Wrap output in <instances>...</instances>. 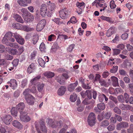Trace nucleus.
Returning a JSON list of instances; mask_svg holds the SVG:
<instances>
[{"mask_svg": "<svg viewBox=\"0 0 133 133\" xmlns=\"http://www.w3.org/2000/svg\"><path fill=\"white\" fill-rule=\"evenodd\" d=\"M44 86L43 84H38L37 87V89L39 92H41L42 91L43 88Z\"/></svg>", "mask_w": 133, "mask_h": 133, "instance_id": "obj_44", "label": "nucleus"}, {"mask_svg": "<svg viewBox=\"0 0 133 133\" xmlns=\"http://www.w3.org/2000/svg\"><path fill=\"white\" fill-rule=\"evenodd\" d=\"M46 22L45 19H42L40 21L36 27V30L37 31L42 30L46 25Z\"/></svg>", "mask_w": 133, "mask_h": 133, "instance_id": "obj_6", "label": "nucleus"}, {"mask_svg": "<svg viewBox=\"0 0 133 133\" xmlns=\"http://www.w3.org/2000/svg\"><path fill=\"white\" fill-rule=\"evenodd\" d=\"M117 99L118 101L120 102L123 103L125 102V99L123 96L121 95L117 97Z\"/></svg>", "mask_w": 133, "mask_h": 133, "instance_id": "obj_40", "label": "nucleus"}, {"mask_svg": "<svg viewBox=\"0 0 133 133\" xmlns=\"http://www.w3.org/2000/svg\"><path fill=\"white\" fill-rule=\"evenodd\" d=\"M20 118L22 121L28 122L30 120L31 118L29 116L27 115V112L24 111L20 112Z\"/></svg>", "mask_w": 133, "mask_h": 133, "instance_id": "obj_5", "label": "nucleus"}, {"mask_svg": "<svg viewBox=\"0 0 133 133\" xmlns=\"http://www.w3.org/2000/svg\"><path fill=\"white\" fill-rule=\"evenodd\" d=\"M21 12H22V15L23 17H24V15L27 16L29 13L28 10L25 8H23L21 10Z\"/></svg>", "mask_w": 133, "mask_h": 133, "instance_id": "obj_39", "label": "nucleus"}, {"mask_svg": "<svg viewBox=\"0 0 133 133\" xmlns=\"http://www.w3.org/2000/svg\"><path fill=\"white\" fill-rule=\"evenodd\" d=\"M97 106L98 109L100 110H103L105 108V104L103 103L98 104Z\"/></svg>", "mask_w": 133, "mask_h": 133, "instance_id": "obj_32", "label": "nucleus"}, {"mask_svg": "<svg viewBox=\"0 0 133 133\" xmlns=\"http://www.w3.org/2000/svg\"><path fill=\"white\" fill-rule=\"evenodd\" d=\"M12 36V34L10 32H9L6 33L5 35L2 40V43L6 45L10 42H8L9 39Z\"/></svg>", "mask_w": 133, "mask_h": 133, "instance_id": "obj_4", "label": "nucleus"}, {"mask_svg": "<svg viewBox=\"0 0 133 133\" xmlns=\"http://www.w3.org/2000/svg\"><path fill=\"white\" fill-rule=\"evenodd\" d=\"M120 74L122 76H125L126 74V71L123 69H120L119 71Z\"/></svg>", "mask_w": 133, "mask_h": 133, "instance_id": "obj_62", "label": "nucleus"}, {"mask_svg": "<svg viewBox=\"0 0 133 133\" xmlns=\"http://www.w3.org/2000/svg\"><path fill=\"white\" fill-rule=\"evenodd\" d=\"M39 49L42 51H44L46 49V47L45 45L43 42H42L40 45L39 46Z\"/></svg>", "mask_w": 133, "mask_h": 133, "instance_id": "obj_43", "label": "nucleus"}, {"mask_svg": "<svg viewBox=\"0 0 133 133\" xmlns=\"http://www.w3.org/2000/svg\"><path fill=\"white\" fill-rule=\"evenodd\" d=\"M115 127L113 124L109 125L107 128L108 130L111 131L115 129Z\"/></svg>", "mask_w": 133, "mask_h": 133, "instance_id": "obj_61", "label": "nucleus"}, {"mask_svg": "<svg viewBox=\"0 0 133 133\" xmlns=\"http://www.w3.org/2000/svg\"><path fill=\"white\" fill-rule=\"evenodd\" d=\"M124 99L125 101L127 103H128L129 102V95L126 93H125L124 94Z\"/></svg>", "mask_w": 133, "mask_h": 133, "instance_id": "obj_51", "label": "nucleus"}, {"mask_svg": "<svg viewBox=\"0 0 133 133\" xmlns=\"http://www.w3.org/2000/svg\"><path fill=\"white\" fill-rule=\"evenodd\" d=\"M14 17L15 20L18 22H19L22 23H24V21L22 17L19 15L16 14L14 15Z\"/></svg>", "mask_w": 133, "mask_h": 133, "instance_id": "obj_22", "label": "nucleus"}, {"mask_svg": "<svg viewBox=\"0 0 133 133\" xmlns=\"http://www.w3.org/2000/svg\"><path fill=\"white\" fill-rule=\"evenodd\" d=\"M12 117L10 115H6L4 119V122L6 124L9 125L10 124V122L12 121Z\"/></svg>", "mask_w": 133, "mask_h": 133, "instance_id": "obj_13", "label": "nucleus"}, {"mask_svg": "<svg viewBox=\"0 0 133 133\" xmlns=\"http://www.w3.org/2000/svg\"><path fill=\"white\" fill-rule=\"evenodd\" d=\"M56 79L61 85H63L65 84L64 79L61 76H58L56 77Z\"/></svg>", "mask_w": 133, "mask_h": 133, "instance_id": "obj_18", "label": "nucleus"}, {"mask_svg": "<svg viewBox=\"0 0 133 133\" xmlns=\"http://www.w3.org/2000/svg\"><path fill=\"white\" fill-rule=\"evenodd\" d=\"M114 111L117 114H119L121 113V110L117 107H115L114 108Z\"/></svg>", "mask_w": 133, "mask_h": 133, "instance_id": "obj_58", "label": "nucleus"}, {"mask_svg": "<svg viewBox=\"0 0 133 133\" xmlns=\"http://www.w3.org/2000/svg\"><path fill=\"white\" fill-rule=\"evenodd\" d=\"M63 125V122L61 120L57 121V128H61Z\"/></svg>", "mask_w": 133, "mask_h": 133, "instance_id": "obj_49", "label": "nucleus"}, {"mask_svg": "<svg viewBox=\"0 0 133 133\" xmlns=\"http://www.w3.org/2000/svg\"><path fill=\"white\" fill-rule=\"evenodd\" d=\"M110 6L111 9H114L116 7V5L114 3V1H111L110 3Z\"/></svg>", "mask_w": 133, "mask_h": 133, "instance_id": "obj_47", "label": "nucleus"}, {"mask_svg": "<svg viewBox=\"0 0 133 133\" xmlns=\"http://www.w3.org/2000/svg\"><path fill=\"white\" fill-rule=\"evenodd\" d=\"M119 107L122 110H130L132 111L133 110V108L131 106L128 105H125L123 103L120 104Z\"/></svg>", "mask_w": 133, "mask_h": 133, "instance_id": "obj_10", "label": "nucleus"}, {"mask_svg": "<svg viewBox=\"0 0 133 133\" xmlns=\"http://www.w3.org/2000/svg\"><path fill=\"white\" fill-rule=\"evenodd\" d=\"M60 17L63 19L66 18L68 15V11L67 9L64 8L62 9L59 12Z\"/></svg>", "mask_w": 133, "mask_h": 133, "instance_id": "obj_8", "label": "nucleus"}, {"mask_svg": "<svg viewBox=\"0 0 133 133\" xmlns=\"http://www.w3.org/2000/svg\"><path fill=\"white\" fill-rule=\"evenodd\" d=\"M38 61L39 65L43 67L45 64V62L41 58H39L38 60Z\"/></svg>", "mask_w": 133, "mask_h": 133, "instance_id": "obj_36", "label": "nucleus"}, {"mask_svg": "<svg viewBox=\"0 0 133 133\" xmlns=\"http://www.w3.org/2000/svg\"><path fill=\"white\" fill-rule=\"evenodd\" d=\"M6 131L3 126L0 124V132L2 133H5Z\"/></svg>", "mask_w": 133, "mask_h": 133, "instance_id": "obj_63", "label": "nucleus"}, {"mask_svg": "<svg viewBox=\"0 0 133 133\" xmlns=\"http://www.w3.org/2000/svg\"><path fill=\"white\" fill-rule=\"evenodd\" d=\"M49 124L51 127L53 128H57V121H52L51 119L49 120L48 122Z\"/></svg>", "mask_w": 133, "mask_h": 133, "instance_id": "obj_17", "label": "nucleus"}, {"mask_svg": "<svg viewBox=\"0 0 133 133\" xmlns=\"http://www.w3.org/2000/svg\"><path fill=\"white\" fill-rule=\"evenodd\" d=\"M111 81L112 82V84L114 86H117L118 85L117 78L115 76H112L111 77Z\"/></svg>", "mask_w": 133, "mask_h": 133, "instance_id": "obj_26", "label": "nucleus"}, {"mask_svg": "<svg viewBox=\"0 0 133 133\" xmlns=\"http://www.w3.org/2000/svg\"><path fill=\"white\" fill-rule=\"evenodd\" d=\"M25 108V104L24 103L21 102L19 103L16 106V108L17 109L19 112L23 111L22 110Z\"/></svg>", "mask_w": 133, "mask_h": 133, "instance_id": "obj_21", "label": "nucleus"}, {"mask_svg": "<svg viewBox=\"0 0 133 133\" xmlns=\"http://www.w3.org/2000/svg\"><path fill=\"white\" fill-rule=\"evenodd\" d=\"M39 38L38 36L36 34H34L32 36V41L34 44H35L37 42Z\"/></svg>", "mask_w": 133, "mask_h": 133, "instance_id": "obj_29", "label": "nucleus"}, {"mask_svg": "<svg viewBox=\"0 0 133 133\" xmlns=\"http://www.w3.org/2000/svg\"><path fill=\"white\" fill-rule=\"evenodd\" d=\"M128 35L127 33H124L122 35L121 38L123 40L126 39L128 37Z\"/></svg>", "mask_w": 133, "mask_h": 133, "instance_id": "obj_64", "label": "nucleus"}, {"mask_svg": "<svg viewBox=\"0 0 133 133\" xmlns=\"http://www.w3.org/2000/svg\"><path fill=\"white\" fill-rule=\"evenodd\" d=\"M17 3L21 6H28L27 4L23 0H18Z\"/></svg>", "mask_w": 133, "mask_h": 133, "instance_id": "obj_34", "label": "nucleus"}, {"mask_svg": "<svg viewBox=\"0 0 133 133\" xmlns=\"http://www.w3.org/2000/svg\"><path fill=\"white\" fill-rule=\"evenodd\" d=\"M14 35L13 37L16 39V41L22 37L20 35L17 33H15L14 34Z\"/></svg>", "mask_w": 133, "mask_h": 133, "instance_id": "obj_53", "label": "nucleus"}, {"mask_svg": "<svg viewBox=\"0 0 133 133\" xmlns=\"http://www.w3.org/2000/svg\"><path fill=\"white\" fill-rule=\"evenodd\" d=\"M19 24L17 23H14L12 26L14 28L18 29L19 28Z\"/></svg>", "mask_w": 133, "mask_h": 133, "instance_id": "obj_59", "label": "nucleus"}, {"mask_svg": "<svg viewBox=\"0 0 133 133\" xmlns=\"http://www.w3.org/2000/svg\"><path fill=\"white\" fill-rule=\"evenodd\" d=\"M77 22L76 18L74 16H72L70 20L67 23V24H70V23H71L72 24H75L77 23Z\"/></svg>", "mask_w": 133, "mask_h": 133, "instance_id": "obj_38", "label": "nucleus"}, {"mask_svg": "<svg viewBox=\"0 0 133 133\" xmlns=\"http://www.w3.org/2000/svg\"><path fill=\"white\" fill-rule=\"evenodd\" d=\"M27 80L26 79H25L23 80L21 84L22 87L24 88L25 87L27 84Z\"/></svg>", "mask_w": 133, "mask_h": 133, "instance_id": "obj_60", "label": "nucleus"}, {"mask_svg": "<svg viewBox=\"0 0 133 133\" xmlns=\"http://www.w3.org/2000/svg\"><path fill=\"white\" fill-rule=\"evenodd\" d=\"M30 92V89H25L23 92V94L24 95L25 99L27 98V97L31 95L29 94Z\"/></svg>", "mask_w": 133, "mask_h": 133, "instance_id": "obj_31", "label": "nucleus"}, {"mask_svg": "<svg viewBox=\"0 0 133 133\" xmlns=\"http://www.w3.org/2000/svg\"><path fill=\"white\" fill-rule=\"evenodd\" d=\"M40 127L41 130L43 133H47V129L45 127L44 122L41 121L40 122Z\"/></svg>", "mask_w": 133, "mask_h": 133, "instance_id": "obj_15", "label": "nucleus"}, {"mask_svg": "<svg viewBox=\"0 0 133 133\" xmlns=\"http://www.w3.org/2000/svg\"><path fill=\"white\" fill-rule=\"evenodd\" d=\"M66 90V88L65 86H62L60 87L58 91V94L59 95L62 96L63 95Z\"/></svg>", "mask_w": 133, "mask_h": 133, "instance_id": "obj_14", "label": "nucleus"}, {"mask_svg": "<svg viewBox=\"0 0 133 133\" xmlns=\"http://www.w3.org/2000/svg\"><path fill=\"white\" fill-rule=\"evenodd\" d=\"M109 98L110 99L113 101L116 104L118 102L116 98L112 95H110Z\"/></svg>", "mask_w": 133, "mask_h": 133, "instance_id": "obj_55", "label": "nucleus"}, {"mask_svg": "<svg viewBox=\"0 0 133 133\" xmlns=\"http://www.w3.org/2000/svg\"><path fill=\"white\" fill-rule=\"evenodd\" d=\"M78 84V82L77 81H76V82L73 84H71L69 85L68 88V91L70 92L73 91L75 87L77 86Z\"/></svg>", "mask_w": 133, "mask_h": 133, "instance_id": "obj_12", "label": "nucleus"}, {"mask_svg": "<svg viewBox=\"0 0 133 133\" xmlns=\"http://www.w3.org/2000/svg\"><path fill=\"white\" fill-rule=\"evenodd\" d=\"M48 9L46 5L44 4L42 5L40 12L42 16L45 17L47 15L49 17H51L55 11V4L53 3H50L48 5Z\"/></svg>", "mask_w": 133, "mask_h": 133, "instance_id": "obj_1", "label": "nucleus"}, {"mask_svg": "<svg viewBox=\"0 0 133 133\" xmlns=\"http://www.w3.org/2000/svg\"><path fill=\"white\" fill-rule=\"evenodd\" d=\"M118 67L117 66H113V68L110 70L111 73H115L116 72L117 70Z\"/></svg>", "mask_w": 133, "mask_h": 133, "instance_id": "obj_50", "label": "nucleus"}, {"mask_svg": "<svg viewBox=\"0 0 133 133\" xmlns=\"http://www.w3.org/2000/svg\"><path fill=\"white\" fill-rule=\"evenodd\" d=\"M109 122L107 120H104L101 122V126L105 127L108 126L109 124Z\"/></svg>", "mask_w": 133, "mask_h": 133, "instance_id": "obj_41", "label": "nucleus"}, {"mask_svg": "<svg viewBox=\"0 0 133 133\" xmlns=\"http://www.w3.org/2000/svg\"><path fill=\"white\" fill-rule=\"evenodd\" d=\"M9 83L10 84L9 85L13 89H15L17 87V82L15 79H11L10 82H9Z\"/></svg>", "mask_w": 133, "mask_h": 133, "instance_id": "obj_11", "label": "nucleus"}, {"mask_svg": "<svg viewBox=\"0 0 133 133\" xmlns=\"http://www.w3.org/2000/svg\"><path fill=\"white\" fill-rule=\"evenodd\" d=\"M60 20V19L59 18H56L52 19V21L58 25H60L63 23L62 21H61Z\"/></svg>", "mask_w": 133, "mask_h": 133, "instance_id": "obj_37", "label": "nucleus"}, {"mask_svg": "<svg viewBox=\"0 0 133 133\" xmlns=\"http://www.w3.org/2000/svg\"><path fill=\"white\" fill-rule=\"evenodd\" d=\"M100 18L102 20L106 21L108 22H111V19L110 17L102 16L100 17Z\"/></svg>", "mask_w": 133, "mask_h": 133, "instance_id": "obj_45", "label": "nucleus"}, {"mask_svg": "<svg viewBox=\"0 0 133 133\" xmlns=\"http://www.w3.org/2000/svg\"><path fill=\"white\" fill-rule=\"evenodd\" d=\"M111 113L110 112H106L104 115L105 118L106 119H109L111 116Z\"/></svg>", "mask_w": 133, "mask_h": 133, "instance_id": "obj_56", "label": "nucleus"}, {"mask_svg": "<svg viewBox=\"0 0 133 133\" xmlns=\"http://www.w3.org/2000/svg\"><path fill=\"white\" fill-rule=\"evenodd\" d=\"M82 87L85 89H89L91 88V86L88 83L85 84L83 82H82Z\"/></svg>", "mask_w": 133, "mask_h": 133, "instance_id": "obj_35", "label": "nucleus"}, {"mask_svg": "<svg viewBox=\"0 0 133 133\" xmlns=\"http://www.w3.org/2000/svg\"><path fill=\"white\" fill-rule=\"evenodd\" d=\"M23 47L22 46H21L18 50L15 49H10V52L12 55H19L21 54L23 52Z\"/></svg>", "mask_w": 133, "mask_h": 133, "instance_id": "obj_3", "label": "nucleus"}, {"mask_svg": "<svg viewBox=\"0 0 133 133\" xmlns=\"http://www.w3.org/2000/svg\"><path fill=\"white\" fill-rule=\"evenodd\" d=\"M101 76L99 74H96L95 77V81H99L101 80Z\"/></svg>", "mask_w": 133, "mask_h": 133, "instance_id": "obj_57", "label": "nucleus"}, {"mask_svg": "<svg viewBox=\"0 0 133 133\" xmlns=\"http://www.w3.org/2000/svg\"><path fill=\"white\" fill-rule=\"evenodd\" d=\"M5 57V58L8 60H11L13 58V57L12 56L8 54L6 55Z\"/></svg>", "mask_w": 133, "mask_h": 133, "instance_id": "obj_52", "label": "nucleus"}, {"mask_svg": "<svg viewBox=\"0 0 133 133\" xmlns=\"http://www.w3.org/2000/svg\"><path fill=\"white\" fill-rule=\"evenodd\" d=\"M6 45L7 46H10L11 47L17 49H19V48L20 47H19L18 44L16 43H12L10 42Z\"/></svg>", "mask_w": 133, "mask_h": 133, "instance_id": "obj_25", "label": "nucleus"}, {"mask_svg": "<svg viewBox=\"0 0 133 133\" xmlns=\"http://www.w3.org/2000/svg\"><path fill=\"white\" fill-rule=\"evenodd\" d=\"M44 75L47 77L50 78L54 76V74L53 72H51L47 71L44 73Z\"/></svg>", "mask_w": 133, "mask_h": 133, "instance_id": "obj_30", "label": "nucleus"}, {"mask_svg": "<svg viewBox=\"0 0 133 133\" xmlns=\"http://www.w3.org/2000/svg\"><path fill=\"white\" fill-rule=\"evenodd\" d=\"M13 126L18 128H21L22 125L21 123L17 120H15L12 123Z\"/></svg>", "mask_w": 133, "mask_h": 133, "instance_id": "obj_24", "label": "nucleus"}, {"mask_svg": "<svg viewBox=\"0 0 133 133\" xmlns=\"http://www.w3.org/2000/svg\"><path fill=\"white\" fill-rule=\"evenodd\" d=\"M35 66L34 64L31 63L28 67L27 69V71L29 73H31L33 72L35 69Z\"/></svg>", "mask_w": 133, "mask_h": 133, "instance_id": "obj_23", "label": "nucleus"}, {"mask_svg": "<svg viewBox=\"0 0 133 133\" xmlns=\"http://www.w3.org/2000/svg\"><path fill=\"white\" fill-rule=\"evenodd\" d=\"M129 126V124L127 122H122L118 124L116 126V129L117 130H120L121 129L125 128Z\"/></svg>", "mask_w": 133, "mask_h": 133, "instance_id": "obj_7", "label": "nucleus"}, {"mask_svg": "<svg viewBox=\"0 0 133 133\" xmlns=\"http://www.w3.org/2000/svg\"><path fill=\"white\" fill-rule=\"evenodd\" d=\"M77 96L76 94L74 93L73 94L71 95L70 100L72 102H75L77 99Z\"/></svg>", "mask_w": 133, "mask_h": 133, "instance_id": "obj_33", "label": "nucleus"}, {"mask_svg": "<svg viewBox=\"0 0 133 133\" xmlns=\"http://www.w3.org/2000/svg\"><path fill=\"white\" fill-rule=\"evenodd\" d=\"M18 60L17 59H14L12 62V63L13 65V66H16L18 64Z\"/></svg>", "mask_w": 133, "mask_h": 133, "instance_id": "obj_48", "label": "nucleus"}, {"mask_svg": "<svg viewBox=\"0 0 133 133\" xmlns=\"http://www.w3.org/2000/svg\"><path fill=\"white\" fill-rule=\"evenodd\" d=\"M114 28V27H110L107 31L106 35L107 37H110L115 33Z\"/></svg>", "mask_w": 133, "mask_h": 133, "instance_id": "obj_19", "label": "nucleus"}, {"mask_svg": "<svg viewBox=\"0 0 133 133\" xmlns=\"http://www.w3.org/2000/svg\"><path fill=\"white\" fill-rule=\"evenodd\" d=\"M27 103L30 105L33 104L34 103L35 98L31 95H30L29 96L27 97V98H25Z\"/></svg>", "mask_w": 133, "mask_h": 133, "instance_id": "obj_16", "label": "nucleus"}, {"mask_svg": "<svg viewBox=\"0 0 133 133\" xmlns=\"http://www.w3.org/2000/svg\"><path fill=\"white\" fill-rule=\"evenodd\" d=\"M100 85L102 86L106 87L107 85V83L105 80L103 79H101L99 82Z\"/></svg>", "mask_w": 133, "mask_h": 133, "instance_id": "obj_42", "label": "nucleus"}, {"mask_svg": "<svg viewBox=\"0 0 133 133\" xmlns=\"http://www.w3.org/2000/svg\"><path fill=\"white\" fill-rule=\"evenodd\" d=\"M113 51V55H117L119 54L121 51V50L117 49H112Z\"/></svg>", "mask_w": 133, "mask_h": 133, "instance_id": "obj_46", "label": "nucleus"}, {"mask_svg": "<svg viewBox=\"0 0 133 133\" xmlns=\"http://www.w3.org/2000/svg\"><path fill=\"white\" fill-rule=\"evenodd\" d=\"M19 44L21 45H23L24 44V39L22 37L20 38L17 41Z\"/></svg>", "mask_w": 133, "mask_h": 133, "instance_id": "obj_54", "label": "nucleus"}, {"mask_svg": "<svg viewBox=\"0 0 133 133\" xmlns=\"http://www.w3.org/2000/svg\"><path fill=\"white\" fill-rule=\"evenodd\" d=\"M17 110L16 108L15 107L12 108L11 109V114L15 117H16L17 116Z\"/></svg>", "mask_w": 133, "mask_h": 133, "instance_id": "obj_28", "label": "nucleus"}, {"mask_svg": "<svg viewBox=\"0 0 133 133\" xmlns=\"http://www.w3.org/2000/svg\"><path fill=\"white\" fill-rule=\"evenodd\" d=\"M95 119L94 114L93 113H90L88 117V121L89 125L91 126L94 125L95 123Z\"/></svg>", "mask_w": 133, "mask_h": 133, "instance_id": "obj_2", "label": "nucleus"}, {"mask_svg": "<svg viewBox=\"0 0 133 133\" xmlns=\"http://www.w3.org/2000/svg\"><path fill=\"white\" fill-rule=\"evenodd\" d=\"M77 6L80 10H77V12L78 14H81L85 7V4L83 2L81 3H78L76 4Z\"/></svg>", "mask_w": 133, "mask_h": 133, "instance_id": "obj_9", "label": "nucleus"}, {"mask_svg": "<svg viewBox=\"0 0 133 133\" xmlns=\"http://www.w3.org/2000/svg\"><path fill=\"white\" fill-rule=\"evenodd\" d=\"M104 98L105 101L107 102L108 100V98L106 96L103 94H100L98 97V99L99 101L100 102H103L104 100Z\"/></svg>", "mask_w": 133, "mask_h": 133, "instance_id": "obj_20", "label": "nucleus"}, {"mask_svg": "<svg viewBox=\"0 0 133 133\" xmlns=\"http://www.w3.org/2000/svg\"><path fill=\"white\" fill-rule=\"evenodd\" d=\"M41 77L40 75L37 76L31 81V83L32 84L36 85L38 82V79L40 78Z\"/></svg>", "mask_w": 133, "mask_h": 133, "instance_id": "obj_27", "label": "nucleus"}]
</instances>
